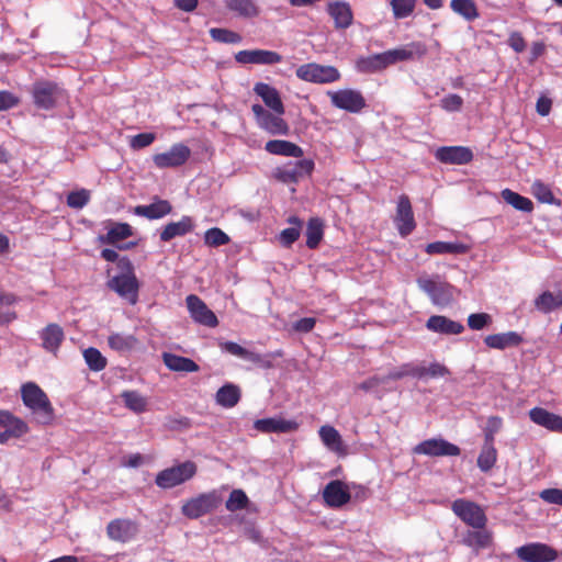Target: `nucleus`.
<instances>
[{"label": "nucleus", "instance_id": "1", "mask_svg": "<svg viewBox=\"0 0 562 562\" xmlns=\"http://www.w3.org/2000/svg\"><path fill=\"white\" fill-rule=\"evenodd\" d=\"M23 404L34 414L41 425H48L54 419V408L46 393L34 382L21 386Z\"/></svg>", "mask_w": 562, "mask_h": 562}, {"label": "nucleus", "instance_id": "2", "mask_svg": "<svg viewBox=\"0 0 562 562\" xmlns=\"http://www.w3.org/2000/svg\"><path fill=\"white\" fill-rule=\"evenodd\" d=\"M121 272L108 281V286L122 299L134 305L138 301L139 282L134 272V266L127 257L119 260Z\"/></svg>", "mask_w": 562, "mask_h": 562}, {"label": "nucleus", "instance_id": "3", "mask_svg": "<svg viewBox=\"0 0 562 562\" xmlns=\"http://www.w3.org/2000/svg\"><path fill=\"white\" fill-rule=\"evenodd\" d=\"M32 98L36 108L48 111L67 101L68 94L57 82L40 80L32 86Z\"/></svg>", "mask_w": 562, "mask_h": 562}, {"label": "nucleus", "instance_id": "4", "mask_svg": "<svg viewBox=\"0 0 562 562\" xmlns=\"http://www.w3.org/2000/svg\"><path fill=\"white\" fill-rule=\"evenodd\" d=\"M196 471V464L188 460L158 472L155 483L162 490H169L191 480Z\"/></svg>", "mask_w": 562, "mask_h": 562}, {"label": "nucleus", "instance_id": "5", "mask_svg": "<svg viewBox=\"0 0 562 562\" xmlns=\"http://www.w3.org/2000/svg\"><path fill=\"white\" fill-rule=\"evenodd\" d=\"M417 284L435 305H448L453 299V286L442 281L439 276L432 278L419 277Z\"/></svg>", "mask_w": 562, "mask_h": 562}, {"label": "nucleus", "instance_id": "6", "mask_svg": "<svg viewBox=\"0 0 562 562\" xmlns=\"http://www.w3.org/2000/svg\"><path fill=\"white\" fill-rule=\"evenodd\" d=\"M295 75L299 79L312 83H331L340 79V72L334 66L308 63L297 67Z\"/></svg>", "mask_w": 562, "mask_h": 562}, {"label": "nucleus", "instance_id": "7", "mask_svg": "<svg viewBox=\"0 0 562 562\" xmlns=\"http://www.w3.org/2000/svg\"><path fill=\"white\" fill-rule=\"evenodd\" d=\"M220 504L221 497L217 492L202 493L187 501L181 507V513L190 519H198L217 508Z\"/></svg>", "mask_w": 562, "mask_h": 562}, {"label": "nucleus", "instance_id": "8", "mask_svg": "<svg viewBox=\"0 0 562 562\" xmlns=\"http://www.w3.org/2000/svg\"><path fill=\"white\" fill-rule=\"evenodd\" d=\"M315 168L312 159H301L289 161L281 167L276 168L274 178L282 183H297L306 176H311Z\"/></svg>", "mask_w": 562, "mask_h": 562}, {"label": "nucleus", "instance_id": "9", "mask_svg": "<svg viewBox=\"0 0 562 562\" xmlns=\"http://www.w3.org/2000/svg\"><path fill=\"white\" fill-rule=\"evenodd\" d=\"M328 97L335 108L349 113H359L367 106V101L362 93L355 89L329 91Z\"/></svg>", "mask_w": 562, "mask_h": 562}, {"label": "nucleus", "instance_id": "10", "mask_svg": "<svg viewBox=\"0 0 562 562\" xmlns=\"http://www.w3.org/2000/svg\"><path fill=\"white\" fill-rule=\"evenodd\" d=\"M191 157V149L183 143L173 144L167 151L155 154L153 162L158 169L178 168Z\"/></svg>", "mask_w": 562, "mask_h": 562}, {"label": "nucleus", "instance_id": "11", "mask_svg": "<svg viewBox=\"0 0 562 562\" xmlns=\"http://www.w3.org/2000/svg\"><path fill=\"white\" fill-rule=\"evenodd\" d=\"M453 513L467 525L474 529H482L486 525V516L483 509L473 502L459 498L452 503Z\"/></svg>", "mask_w": 562, "mask_h": 562}, {"label": "nucleus", "instance_id": "12", "mask_svg": "<svg viewBox=\"0 0 562 562\" xmlns=\"http://www.w3.org/2000/svg\"><path fill=\"white\" fill-rule=\"evenodd\" d=\"M413 453L427 457H458L461 449L446 439L430 438L424 440L413 448Z\"/></svg>", "mask_w": 562, "mask_h": 562}, {"label": "nucleus", "instance_id": "13", "mask_svg": "<svg viewBox=\"0 0 562 562\" xmlns=\"http://www.w3.org/2000/svg\"><path fill=\"white\" fill-rule=\"evenodd\" d=\"M516 555L524 562H553L558 559V551L547 543L530 542L516 549Z\"/></svg>", "mask_w": 562, "mask_h": 562}, {"label": "nucleus", "instance_id": "14", "mask_svg": "<svg viewBox=\"0 0 562 562\" xmlns=\"http://www.w3.org/2000/svg\"><path fill=\"white\" fill-rule=\"evenodd\" d=\"M187 308L191 318L199 325L215 328L218 325L217 316L195 294L186 297Z\"/></svg>", "mask_w": 562, "mask_h": 562}, {"label": "nucleus", "instance_id": "15", "mask_svg": "<svg viewBox=\"0 0 562 562\" xmlns=\"http://www.w3.org/2000/svg\"><path fill=\"white\" fill-rule=\"evenodd\" d=\"M394 224L402 237L408 236L416 227L411 200L405 194L398 198Z\"/></svg>", "mask_w": 562, "mask_h": 562}, {"label": "nucleus", "instance_id": "16", "mask_svg": "<svg viewBox=\"0 0 562 562\" xmlns=\"http://www.w3.org/2000/svg\"><path fill=\"white\" fill-rule=\"evenodd\" d=\"M139 531L136 521L127 518H116L106 526L108 537L116 542L126 543L135 539Z\"/></svg>", "mask_w": 562, "mask_h": 562}, {"label": "nucleus", "instance_id": "17", "mask_svg": "<svg viewBox=\"0 0 562 562\" xmlns=\"http://www.w3.org/2000/svg\"><path fill=\"white\" fill-rule=\"evenodd\" d=\"M0 427L4 428V431L0 432V445L8 442L10 438H20L29 431L27 424L9 411H0Z\"/></svg>", "mask_w": 562, "mask_h": 562}, {"label": "nucleus", "instance_id": "18", "mask_svg": "<svg viewBox=\"0 0 562 562\" xmlns=\"http://www.w3.org/2000/svg\"><path fill=\"white\" fill-rule=\"evenodd\" d=\"M282 59L279 53L268 49H245L235 54V60L241 65H276Z\"/></svg>", "mask_w": 562, "mask_h": 562}, {"label": "nucleus", "instance_id": "19", "mask_svg": "<svg viewBox=\"0 0 562 562\" xmlns=\"http://www.w3.org/2000/svg\"><path fill=\"white\" fill-rule=\"evenodd\" d=\"M348 486L339 481H330L323 490V499L331 508H340L350 501Z\"/></svg>", "mask_w": 562, "mask_h": 562}, {"label": "nucleus", "instance_id": "20", "mask_svg": "<svg viewBox=\"0 0 562 562\" xmlns=\"http://www.w3.org/2000/svg\"><path fill=\"white\" fill-rule=\"evenodd\" d=\"M435 157L443 164L465 165L473 159V153L463 146H442L436 150Z\"/></svg>", "mask_w": 562, "mask_h": 562}, {"label": "nucleus", "instance_id": "21", "mask_svg": "<svg viewBox=\"0 0 562 562\" xmlns=\"http://www.w3.org/2000/svg\"><path fill=\"white\" fill-rule=\"evenodd\" d=\"M254 428L265 434H286L295 431L299 424L293 419H283L280 417L257 419L254 423Z\"/></svg>", "mask_w": 562, "mask_h": 562}, {"label": "nucleus", "instance_id": "22", "mask_svg": "<svg viewBox=\"0 0 562 562\" xmlns=\"http://www.w3.org/2000/svg\"><path fill=\"white\" fill-rule=\"evenodd\" d=\"M195 222L191 216L183 215L178 222H170L165 225L159 234V238L164 243H168L176 237H182L193 232Z\"/></svg>", "mask_w": 562, "mask_h": 562}, {"label": "nucleus", "instance_id": "23", "mask_svg": "<svg viewBox=\"0 0 562 562\" xmlns=\"http://www.w3.org/2000/svg\"><path fill=\"white\" fill-rule=\"evenodd\" d=\"M426 328L440 335H460L464 330L463 324L443 315L430 316L426 322Z\"/></svg>", "mask_w": 562, "mask_h": 562}, {"label": "nucleus", "instance_id": "24", "mask_svg": "<svg viewBox=\"0 0 562 562\" xmlns=\"http://www.w3.org/2000/svg\"><path fill=\"white\" fill-rule=\"evenodd\" d=\"M532 423L553 432H562V417L542 407H533L529 411Z\"/></svg>", "mask_w": 562, "mask_h": 562}, {"label": "nucleus", "instance_id": "25", "mask_svg": "<svg viewBox=\"0 0 562 562\" xmlns=\"http://www.w3.org/2000/svg\"><path fill=\"white\" fill-rule=\"evenodd\" d=\"M255 93L260 97L263 103L279 115H283L285 112L284 105L280 98L279 91L265 82H257L254 87Z\"/></svg>", "mask_w": 562, "mask_h": 562}, {"label": "nucleus", "instance_id": "26", "mask_svg": "<svg viewBox=\"0 0 562 562\" xmlns=\"http://www.w3.org/2000/svg\"><path fill=\"white\" fill-rule=\"evenodd\" d=\"M318 436L323 445L338 457L347 456V446L336 428L329 425L322 426Z\"/></svg>", "mask_w": 562, "mask_h": 562}, {"label": "nucleus", "instance_id": "27", "mask_svg": "<svg viewBox=\"0 0 562 562\" xmlns=\"http://www.w3.org/2000/svg\"><path fill=\"white\" fill-rule=\"evenodd\" d=\"M38 336L42 340V347L48 351L56 353L65 338L64 329L55 323L45 326Z\"/></svg>", "mask_w": 562, "mask_h": 562}, {"label": "nucleus", "instance_id": "28", "mask_svg": "<svg viewBox=\"0 0 562 562\" xmlns=\"http://www.w3.org/2000/svg\"><path fill=\"white\" fill-rule=\"evenodd\" d=\"M427 53V47L423 42H411L404 46L389 49L391 61L394 64L398 61L412 60L420 58Z\"/></svg>", "mask_w": 562, "mask_h": 562}, {"label": "nucleus", "instance_id": "29", "mask_svg": "<svg viewBox=\"0 0 562 562\" xmlns=\"http://www.w3.org/2000/svg\"><path fill=\"white\" fill-rule=\"evenodd\" d=\"M172 212V206L169 201L155 199L148 205H137L134 207L133 213L137 216H143L148 220H159Z\"/></svg>", "mask_w": 562, "mask_h": 562}, {"label": "nucleus", "instance_id": "30", "mask_svg": "<svg viewBox=\"0 0 562 562\" xmlns=\"http://www.w3.org/2000/svg\"><path fill=\"white\" fill-rule=\"evenodd\" d=\"M522 336L517 331H507L501 334L487 335L484 344L492 349L504 350L510 347H517L522 342Z\"/></svg>", "mask_w": 562, "mask_h": 562}, {"label": "nucleus", "instance_id": "31", "mask_svg": "<svg viewBox=\"0 0 562 562\" xmlns=\"http://www.w3.org/2000/svg\"><path fill=\"white\" fill-rule=\"evenodd\" d=\"M266 151L271 155L301 158L304 155L303 149L289 140L284 139H272L266 143Z\"/></svg>", "mask_w": 562, "mask_h": 562}, {"label": "nucleus", "instance_id": "32", "mask_svg": "<svg viewBox=\"0 0 562 562\" xmlns=\"http://www.w3.org/2000/svg\"><path fill=\"white\" fill-rule=\"evenodd\" d=\"M329 15L334 19L337 29H347L352 23V11L347 2L338 1L328 4Z\"/></svg>", "mask_w": 562, "mask_h": 562}, {"label": "nucleus", "instance_id": "33", "mask_svg": "<svg viewBox=\"0 0 562 562\" xmlns=\"http://www.w3.org/2000/svg\"><path fill=\"white\" fill-rule=\"evenodd\" d=\"M224 3L228 11L239 18L252 19L260 13L255 0H224Z\"/></svg>", "mask_w": 562, "mask_h": 562}, {"label": "nucleus", "instance_id": "34", "mask_svg": "<svg viewBox=\"0 0 562 562\" xmlns=\"http://www.w3.org/2000/svg\"><path fill=\"white\" fill-rule=\"evenodd\" d=\"M462 543L474 551L488 548L492 543V533L484 528L468 530L462 537Z\"/></svg>", "mask_w": 562, "mask_h": 562}, {"label": "nucleus", "instance_id": "35", "mask_svg": "<svg viewBox=\"0 0 562 562\" xmlns=\"http://www.w3.org/2000/svg\"><path fill=\"white\" fill-rule=\"evenodd\" d=\"M162 361L169 370L176 372H196L200 369L192 359L171 352H164Z\"/></svg>", "mask_w": 562, "mask_h": 562}, {"label": "nucleus", "instance_id": "36", "mask_svg": "<svg viewBox=\"0 0 562 562\" xmlns=\"http://www.w3.org/2000/svg\"><path fill=\"white\" fill-rule=\"evenodd\" d=\"M241 392L238 385L226 383L220 387L215 394L216 403L225 408H232L238 404Z\"/></svg>", "mask_w": 562, "mask_h": 562}, {"label": "nucleus", "instance_id": "37", "mask_svg": "<svg viewBox=\"0 0 562 562\" xmlns=\"http://www.w3.org/2000/svg\"><path fill=\"white\" fill-rule=\"evenodd\" d=\"M387 382L391 380H402L404 378L423 379L422 362L412 361L403 363L389 370Z\"/></svg>", "mask_w": 562, "mask_h": 562}, {"label": "nucleus", "instance_id": "38", "mask_svg": "<svg viewBox=\"0 0 562 562\" xmlns=\"http://www.w3.org/2000/svg\"><path fill=\"white\" fill-rule=\"evenodd\" d=\"M124 406L135 413L143 414L148 409V398L135 390H125L120 395Z\"/></svg>", "mask_w": 562, "mask_h": 562}, {"label": "nucleus", "instance_id": "39", "mask_svg": "<svg viewBox=\"0 0 562 562\" xmlns=\"http://www.w3.org/2000/svg\"><path fill=\"white\" fill-rule=\"evenodd\" d=\"M282 115L269 112L259 123L258 126L270 135H288L290 132L289 124L281 117Z\"/></svg>", "mask_w": 562, "mask_h": 562}, {"label": "nucleus", "instance_id": "40", "mask_svg": "<svg viewBox=\"0 0 562 562\" xmlns=\"http://www.w3.org/2000/svg\"><path fill=\"white\" fill-rule=\"evenodd\" d=\"M425 251L428 255H463L469 251V247L462 243L434 241L426 246Z\"/></svg>", "mask_w": 562, "mask_h": 562}, {"label": "nucleus", "instance_id": "41", "mask_svg": "<svg viewBox=\"0 0 562 562\" xmlns=\"http://www.w3.org/2000/svg\"><path fill=\"white\" fill-rule=\"evenodd\" d=\"M535 307L543 314H549L554 310L562 307V292H542L538 297H536Z\"/></svg>", "mask_w": 562, "mask_h": 562}, {"label": "nucleus", "instance_id": "42", "mask_svg": "<svg viewBox=\"0 0 562 562\" xmlns=\"http://www.w3.org/2000/svg\"><path fill=\"white\" fill-rule=\"evenodd\" d=\"M133 235V228L127 223H114L108 233L100 236V240L103 244L114 245L121 240H124Z\"/></svg>", "mask_w": 562, "mask_h": 562}, {"label": "nucleus", "instance_id": "43", "mask_svg": "<svg viewBox=\"0 0 562 562\" xmlns=\"http://www.w3.org/2000/svg\"><path fill=\"white\" fill-rule=\"evenodd\" d=\"M137 339L134 335L113 333L108 337V345L117 352H128L135 348Z\"/></svg>", "mask_w": 562, "mask_h": 562}, {"label": "nucleus", "instance_id": "44", "mask_svg": "<svg viewBox=\"0 0 562 562\" xmlns=\"http://www.w3.org/2000/svg\"><path fill=\"white\" fill-rule=\"evenodd\" d=\"M451 10L462 16L465 21L472 22L480 16L477 5L474 0H451Z\"/></svg>", "mask_w": 562, "mask_h": 562}, {"label": "nucleus", "instance_id": "45", "mask_svg": "<svg viewBox=\"0 0 562 562\" xmlns=\"http://www.w3.org/2000/svg\"><path fill=\"white\" fill-rule=\"evenodd\" d=\"M501 195L507 204L518 211L530 213L533 210V203L529 198L520 195L510 189H504L501 192Z\"/></svg>", "mask_w": 562, "mask_h": 562}, {"label": "nucleus", "instance_id": "46", "mask_svg": "<svg viewBox=\"0 0 562 562\" xmlns=\"http://www.w3.org/2000/svg\"><path fill=\"white\" fill-rule=\"evenodd\" d=\"M305 235L306 246L310 249L317 248L324 235L323 222L317 217L310 218L307 222Z\"/></svg>", "mask_w": 562, "mask_h": 562}, {"label": "nucleus", "instance_id": "47", "mask_svg": "<svg viewBox=\"0 0 562 562\" xmlns=\"http://www.w3.org/2000/svg\"><path fill=\"white\" fill-rule=\"evenodd\" d=\"M16 301L14 294H0V326L10 324L16 318V313L10 308Z\"/></svg>", "mask_w": 562, "mask_h": 562}, {"label": "nucleus", "instance_id": "48", "mask_svg": "<svg viewBox=\"0 0 562 562\" xmlns=\"http://www.w3.org/2000/svg\"><path fill=\"white\" fill-rule=\"evenodd\" d=\"M289 223L294 226L283 229L279 235L280 244L284 247H290L294 244L299 239L301 233V221L299 217H290Z\"/></svg>", "mask_w": 562, "mask_h": 562}, {"label": "nucleus", "instance_id": "49", "mask_svg": "<svg viewBox=\"0 0 562 562\" xmlns=\"http://www.w3.org/2000/svg\"><path fill=\"white\" fill-rule=\"evenodd\" d=\"M83 358L90 370L99 372L103 370L106 364V358L100 352L99 349L90 347L83 351Z\"/></svg>", "mask_w": 562, "mask_h": 562}, {"label": "nucleus", "instance_id": "50", "mask_svg": "<svg viewBox=\"0 0 562 562\" xmlns=\"http://www.w3.org/2000/svg\"><path fill=\"white\" fill-rule=\"evenodd\" d=\"M417 0H391L390 7L396 20L406 19L413 14Z\"/></svg>", "mask_w": 562, "mask_h": 562}, {"label": "nucleus", "instance_id": "51", "mask_svg": "<svg viewBox=\"0 0 562 562\" xmlns=\"http://www.w3.org/2000/svg\"><path fill=\"white\" fill-rule=\"evenodd\" d=\"M229 241V236L218 227H212L204 233V244L209 247H221Z\"/></svg>", "mask_w": 562, "mask_h": 562}, {"label": "nucleus", "instance_id": "52", "mask_svg": "<svg viewBox=\"0 0 562 562\" xmlns=\"http://www.w3.org/2000/svg\"><path fill=\"white\" fill-rule=\"evenodd\" d=\"M497 461L496 448L482 447L477 457V467L482 472H488Z\"/></svg>", "mask_w": 562, "mask_h": 562}, {"label": "nucleus", "instance_id": "53", "mask_svg": "<svg viewBox=\"0 0 562 562\" xmlns=\"http://www.w3.org/2000/svg\"><path fill=\"white\" fill-rule=\"evenodd\" d=\"M249 498L243 490H233L226 501V509L229 512H237L245 509L248 506Z\"/></svg>", "mask_w": 562, "mask_h": 562}, {"label": "nucleus", "instance_id": "54", "mask_svg": "<svg viewBox=\"0 0 562 562\" xmlns=\"http://www.w3.org/2000/svg\"><path fill=\"white\" fill-rule=\"evenodd\" d=\"M210 35L215 42L238 44L241 42V36L228 29L213 27L210 30Z\"/></svg>", "mask_w": 562, "mask_h": 562}, {"label": "nucleus", "instance_id": "55", "mask_svg": "<svg viewBox=\"0 0 562 562\" xmlns=\"http://www.w3.org/2000/svg\"><path fill=\"white\" fill-rule=\"evenodd\" d=\"M90 193L86 189L72 191L67 195V204L72 209H82L88 204Z\"/></svg>", "mask_w": 562, "mask_h": 562}, {"label": "nucleus", "instance_id": "56", "mask_svg": "<svg viewBox=\"0 0 562 562\" xmlns=\"http://www.w3.org/2000/svg\"><path fill=\"white\" fill-rule=\"evenodd\" d=\"M532 194L542 203H553L554 195L551 189L541 181H535L531 186Z\"/></svg>", "mask_w": 562, "mask_h": 562}, {"label": "nucleus", "instance_id": "57", "mask_svg": "<svg viewBox=\"0 0 562 562\" xmlns=\"http://www.w3.org/2000/svg\"><path fill=\"white\" fill-rule=\"evenodd\" d=\"M492 316L487 313H473L468 317V326L472 330H481L492 324Z\"/></svg>", "mask_w": 562, "mask_h": 562}, {"label": "nucleus", "instance_id": "58", "mask_svg": "<svg viewBox=\"0 0 562 562\" xmlns=\"http://www.w3.org/2000/svg\"><path fill=\"white\" fill-rule=\"evenodd\" d=\"M422 370H423V379L425 376H429L432 379L443 378V376H447L450 374L449 369L445 364L436 362V361L431 362L428 367L424 366V363L422 362Z\"/></svg>", "mask_w": 562, "mask_h": 562}, {"label": "nucleus", "instance_id": "59", "mask_svg": "<svg viewBox=\"0 0 562 562\" xmlns=\"http://www.w3.org/2000/svg\"><path fill=\"white\" fill-rule=\"evenodd\" d=\"M440 105L447 112H458L463 105V99L459 94H447L440 100Z\"/></svg>", "mask_w": 562, "mask_h": 562}, {"label": "nucleus", "instance_id": "60", "mask_svg": "<svg viewBox=\"0 0 562 562\" xmlns=\"http://www.w3.org/2000/svg\"><path fill=\"white\" fill-rule=\"evenodd\" d=\"M155 139L156 135L154 133H139L131 138L130 146L134 150L142 149L151 145Z\"/></svg>", "mask_w": 562, "mask_h": 562}, {"label": "nucleus", "instance_id": "61", "mask_svg": "<svg viewBox=\"0 0 562 562\" xmlns=\"http://www.w3.org/2000/svg\"><path fill=\"white\" fill-rule=\"evenodd\" d=\"M387 383V378L385 375H373L368 380L363 381L358 385V389L363 390L366 392H373L379 394V386Z\"/></svg>", "mask_w": 562, "mask_h": 562}, {"label": "nucleus", "instance_id": "62", "mask_svg": "<svg viewBox=\"0 0 562 562\" xmlns=\"http://www.w3.org/2000/svg\"><path fill=\"white\" fill-rule=\"evenodd\" d=\"M245 360L249 361L251 363H255L259 368H262V369H270L272 367L271 355H261V353L248 350Z\"/></svg>", "mask_w": 562, "mask_h": 562}, {"label": "nucleus", "instance_id": "63", "mask_svg": "<svg viewBox=\"0 0 562 562\" xmlns=\"http://www.w3.org/2000/svg\"><path fill=\"white\" fill-rule=\"evenodd\" d=\"M540 498L548 504H555L562 506V490L546 488L540 492Z\"/></svg>", "mask_w": 562, "mask_h": 562}, {"label": "nucleus", "instance_id": "64", "mask_svg": "<svg viewBox=\"0 0 562 562\" xmlns=\"http://www.w3.org/2000/svg\"><path fill=\"white\" fill-rule=\"evenodd\" d=\"M221 348L224 351H226L235 357H238L243 360H245L247 352H248V349L241 347L240 345H238L237 342H234V341H225V342L221 344Z\"/></svg>", "mask_w": 562, "mask_h": 562}]
</instances>
